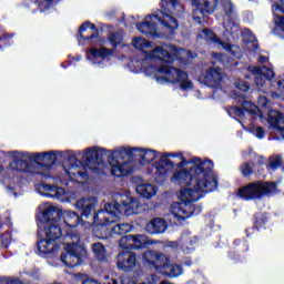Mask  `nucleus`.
Wrapping results in <instances>:
<instances>
[{
    "mask_svg": "<svg viewBox=\"0 0 284 284\" xmlns=\"http://www.w3.org/2000/svg\"><path fill=\"white\" fill-rule=\"evenodd\" d=\"M248 71L252 72L253 75H255L254 83L257 88H263V85L265 84L264 79H267L268 81L271 79H274V71L266 67H263L262 69L257 67H248Z\"/></svg>",
    "mask_w": 284,
    "mask_h": 284,
    "instance_id": "nucleus-22",
    "label": "nucleus"
},
{
    "mask_svg": "<svg viewBox=\"0 0 284 284\" xmlns=\"http://www.w3.org/2000/svg\"><path fill=\"white\" fill-rule=\"evenodd\" d=\"M159 256V254L152 252V251H146L143 254V258L145 261V263H153L155 270H159V267H161V263L159 262V260H156V257Z\"/></svg>",
    "mask_w": 284,
    "mask_h": 284,
    "instance_id": "nucleus-35",
    "label": "nucleus"
},
{
    "mask_svg": "<svg viewBox=\"0 0 284 284\" xmlns=\"http://www.w3.org/2000/svg\"><path fill=\"white\" fill-rule=\"evenodd\" d=\"M7 284H14L13 282H7Z\"/></svg>",
    "mask_w": 284,
    "mask_h": 284,
    "instance_id": "nucleus-50",
    "label": "nucleus"
},
{
    "mask_svg": "<svg viewBox=\"0 0 284 284\" xmlns=\"http://www.w3.org/2000/svg\"><path fill=\"white\" fill-rule=\"evenodd\" d=\"M193 9V19L201 23V19L212 14L214 10L223 18V28L226 34H239V26L232 21L236 17V8L232 0H190Z\"/></svg>",
    "mask_w": 284,
    "mask_h": 284,
    "instance_id": "nucleus-4",
    "label": "nucleus"
},
{
    "mask_svg": "<svg viewBox=\"0 0 284 284\" xmlns=\"http://www.w3.org/2000/svg\"><path fill=\"white\" fill-rule=\"evenodd\" d=\"M132 48L143 52L145 59H160L166 63H172L175 59H195L196 54L185 51L184 49H178L172 44H164L162 47L152 48V43L144 38L134 37L131 41Z\"/></svg>",
    "mask_w": 284,
    "mask_h": 284,
    "instance_id": "nucleus-5",
    "label": "nucleus"
},
{
    "mask_svg": "<svg viewBox=\"0 0 284 284\" xmlns=\"http://www.w3.org/2000/svg\"><path fill=\"white\" fill-rule=\"evenodd\" d=\"M243 40L248 44V48H256V38L253 36L252 31L250 29H245L242 32Z\"/></svg>",
    "mask_w": 284,
    "mask_h": 284,
    "instance_id": "nucleus-37",
    "label": "nucleus"
},
{
    "mask_svg": "<svg viewBox=\"0 0 284 284\" xmlns=\"http://www.w3.org/2000/svg\"><path fill=\"white\" fill-rule=\"evenodd\" d=\"M112 55V50L105 48H92L87 53V59L93 63V65L102 67L101 63L108 59V57Z\"/></svg>",
    "mask_w": 284,
    "mask_h": 284,
    "instance_id": "nucleus-26",
    "label": "nucleus"
},
{
    "mask_svg": "<svg viewBox=\"0 0 284 284\" xmlns=\"http://www.w3.org/2000/svg\"><path fill=\"white\" fill-rule=\"evenodd\" d=\"M153 79L159 85H165V83H180L181 90H192L194 87L192 81L187 79V73L181 71L176 68H171L168 65H163L160 69H154V67H150L146 69V74H152Z\"/></svg>",
    "mask_w": 284,
    "mask_h": 284,
    "instance_id": "nucleus-6",
    "label": "nucleus"
},
{
    "mask_svg": "<svg viewBox=\"0 0 284 284\" xmlns=\"http://www.w3.org/2000/svg\"><path fill=\"white\" fill-rule=\"evenodd\" d=\"M168 230V222L161 217H154L145 225L148 234H163Z\"/></svg>",
    "mask_w": 284,
    "mask_h": 284,
    "instance_id": "nucleus-28",
    "label": "nucleus"
},
{
    "mask_svg": "<svg viewBox=\"0 0 284 284\" xmlns=\"http://www.w3.org/2000/svg\"><path fill=\"white\" fill-rule=\"evenodd\" d=\"M97 205H99L97 197L80 199L75 203L77 210H81L84 216H90L97 210Z\"/></svg>",
    "mask_w": 284,
    "mask_h": 284,
    "instance_id": "nucleus-27",
    "label": "nucleus"
},
{
    "mask_svg": "<svg viewBox=\"0 0 284 284\" xmlns=\"http://www.w3.org/2000/svg\"><path fill=\"white\" fill-rule=\"evenodd\" d=\"M139 210H141V202L139 200L116 193L114 201L106 203L104 210L98 211L93 216V223L95 225L93 234L98 239H108L110 234V232L105 231L108 225L116 223L121 219L122 212L126 216H131V214H139Z\"/></svg>",
    "mask_w": 284,
    "mask_h": 284,
    "instance_id": "nucleus-2",
    "label": "nucleus"
},
{
    "mask_svg": "<svg viewBox=\"0 0 284 284\" xmlns=\"http://www.w3.org/2000/svg\"><path fill=\"white\" fill-rule=\"evenodd\" d=\"M156 261L161 263L158 271L161 272V274H164V276L176 278V276L183 274V267H181V265L170 264V258L165 254L159 253Z\"/></svg>",
    "mask_w": 284,
    "mask_h": 284,
    "instance_id": "nucleus-15",
    "label": "nucleus"
},
{
    "mask_svg": "<svg viewBox=\"0 0 284 284\" xmlns=\"http://www.w3.org/2000/svg\"><path fill=\"white\" fill-rule=\"evenodd\" d=\"M0 156H7L12 159L13 162L9 164L11 170H17L18 172H31L32 174H43V171H39L33 163H28V159L32 156L30 153H23L19 151L13 152H0Z\"/></svg>",
    "mask_w": 284,
    "mask_h": 284,
    "instance_id": "nucleus-10",
    "label": "nucleus"
},
{
    "mask_svg": "<svg viewBox=\"0 0 284 284\" xmlns=\"http://www.w3.org/2000/svg\"><path fill=\"white\" fill-rule=\"evenodd\" d=\"M199 37L202 39H206L207 41H212V43L217 48V50H226V52H232L233 57H236V59H241V53L239 52V47H232V44L227 42L221 41L214 32L210 29H202L199 31Z\"/></svg>",
    "mask_w": 284,
    "mask_h": 284,
    "instance_id": "nucleus-14",
    "label": "nucleus"
},
{
    "mask_svg": "<svg viewBox=\"0 0 284 284\" xmlns=\"http://www.w3.org/2000/svg\"><path fill=\"white\" fill-rule=\"evenodd\" d=\"M61 214H63L61 209L52 204H47L42 210L40 225L43 223H59V221H61Z\"/></svg>",
    "mask_w": 284,
    "mask_h": 284,
    "instance_id": "nucleus-21",
    "label": "nucleus"
},
{
    "mask_svg": "<svg viewBox=\"0 0 284 284\" xmlns=\"http://www.w3.org/2000/svg\"><path fill=\"white\" fill-rule=\"evenodd\" d=\"M38 192L42 196H47L49 199H58L59 201H72V199H74L72 193L65 191V189L57 187L47 183H40L38 185Z\"/></svg>",
    "mask_w": 284,
    "mask_h": 284,
    "instance_id": "nucleus-13",
    "label": "nucleus"
},
{
    "mask_svg": "<svg viewBox=\"0 0 284 284\" xmlns=\"http://www.w3.org/2000/svg\"><path fill=\"white\" fill-rule=\"evenodd\" d=\"M64 254L61 255V261L67 267H77L81 265L85 256V247L81 244L79 234L71 232L64 235Z\"/></svg>",
    "mask_w": 284,
    "mask_h": 284,
    "instance_id": "nucleus-7",
    "label": "nucleus"
},
{
    "mask_svg": "<svg viewBox=\"0 0 284 284\" xmlns=\"http://www.w3.org/2000/svg\"><path fill=\"white\" fill-rule=\"evenodd\" d=\"M54 0H42L40 3H39V9H40V12H48V10H50V6H52V2Z\"/></svg>",
    "mask_w": 284,
    "mask_h": 284,
    "instance_id": "nucleus-41",
    "label": "nucleus"
},
{
    "mask_svg": "<svg viewBox=\"0 0 284 284\" xmlns=\"http://www.w3.org/2000/svg\"><path fill=\"white\" fill-rule=\"evenodd\" d=\"M235 87L237 90H241L242 92H247L250 90V85L245 83V81L241 80L235 83Z\"/></svg>",
    "mask_w": 284,
    "mask_h": 284,
    "instance_id": "nucleus-42",
    "label": "nucleus"
},
{
    "mask_svg": "<svg viewBox=\"0 0 284 284\" xmlns=\"http://www.w3.org/2000/svg\"><path fill=\"white\" fill-rule=\"evenodd\" d=\"M122 284H136V282H134V280H130L129 277H123Z\"/></svg>",
    "mask_w": 284,
    "mask_h": 284,
    "instance_id": "nucleus-47",
    "label": "nucleus"
},
{
    "mask_svg": "<svg viewBox=\"0 0 284 284\" xmlns=\"http://www.w3.org/2000/svg\"><path fill=\"white\" fill-rule=\"evenodd\" d=\"M128 154H130V146H120L110 151L108 163L112 176L121 179L123 176H129V174L134 172V161L123 160V156Z\"/></svg>",
    "mask_w": 284,
    "mask_h": 284,
    "instance_id": "nucleus-8",
    "label": "nucleus"
},
{
    "mask_svg": "<svg viewBox=\"0 0 284 284\" xmlns=\"http://www.w3.org/2000/svg\"><path fill=\"white\" fill-rule=\"evenodd\" d=\"M183 12L185 8L179 0H162V10L156 14L146 16L144 22L139 23L136 28L141 34L156 37L159 36L156 23H160L166 32L171 33L179 29V22L174 17H181Z\"/></svg>",
    "mask_w": 284,
    "mask_h": 284,
    "instance_id": "nucleus-3",
    "label": "nucleus"
},
{
    "mask_svg": "<svg viewBox=\"0 0 284 284\" xmlns=\"http://www.w3.org/2000/svg\"><path fill=\"white\" fill-rule=\"evenodd\" d=\"M214 163L201 158L186 160L182 153L162 154L153 164L152 174L158 183H165L171 176L173 185L184 187L180 190L178 197L180 202L171 206V212L178 221H185L190 216L201 214V207L194 205L205 192H214L219 182L211 173Z\"/></svg>",
    "mask_w": 284,
    "mask_h": 284,
    "instance_id": "nucleus-1",
    "label": "nucleus"
},
{
    "mask_svg": "<svg viewBox=\"0 0 284 284\" xmlns=\"http://www.w3.org/2000/svg\"><path fill=\"white\" fill-rule=\"evenodd\" d=\"M111 151H106L105 149L101 148H89L82 152H79L82 155V161H84L85 165L90 170H99L97 165H99V154H105L110 156Z\"/></svg>",
    "mask_w": 284,
    "mask_h": 284,
    "instance_id": "nucleus-16",
    "label": "nucleus"
},
{
    "mask_svg": "<svg viewBox=\"0 0 284 284\" xmlns=\"http://www.w3.org/2000/svg\"><path fill=\"white\" fill-rule=\"evenodd\" d=\"M159 283V278L154 275L148 277V284Z\"/></svg>",
    "mask_w": 284,
    "mask_h": 284,
    "instance_id": "nucleus-46",
    "label": "nucleus"
},
{
    "mask_svg": "<svg viewBox=\"0 0 284 284\" xmlns=\"http://www.w3.org/2000/svg\"><path fill=\"white\" fill-rule=\"evenodd\" d=\"M132 232V225L125 223V224H118L112 227V234H119L122 236L123 234H128Z\"/></svg>",
    "mask_w": 284,
    "mask_h": 284,
    "instance_id": "nucleus-36",
    "label": "nucleus"
},
{
    "mask_svg": "<svg viewBox=\"0 0 284 284\" xmlns=\"http://www.w3.org/2000/svg\"><path fill=\"white\" fill-rule=\"evenodd\" d=\"M93 254L97 256L98 261H108V253L105 252V246L101 243H94L92 245Z\"/></svg>",
    "mask_w": 284,
    "mask_h": 284,
    "instance_id": "nucleus-34",
    "label": "nucleus"
},
{
    "mask_svg": "<svg viewBox=\"0 0 284 284\" xmlns=\"http://www.w3.org/2000/svg\"><path fill=\"white\" fill-rule=\"evenodd\" d=\"M281 163H283V160L281 159V156L271 158V161H270L271 170H278V168H281Z\"/></svg>",
    "mask_w": 284,
    "mask_h": 284,
    "instance_id": "nucleus-40",
    "label": "nucleus"
},
{
    "mask_svg": "<svg viewBox=\"0 0 284 284\" xmlns=\"http://www.w3.org/2000/svg\"><path fill=\"white\" fill-rule=\"evenodd\" d=\"M110 43L113 45V48L115 47V45H118V43H121V38L120 37H118V36H115V34H112L111 37H110Z\"/></svg>",
    "mask_w": 284,
    "mask_h": 284,
    "instance_id": "nucleus-45",
    "label": "nucleus"
},
{
    "mask_svg": "<svg viewBox=\"0 0 284 284\" xmlns=\"http://www.w3.org/2000/svg\"><path fill=\"white\" fill-rule=\"evenodd\" d=\"M230 116H239V119L245 118V111L241 108H232L229 110Z\"/></svg>",
    "mask_w": 284,
    "mask_h": 284,
    "instance_id": "nucleus-39",
    "label": "nucleus"
},
{
    "mask_svg": "<svg viewBox=\"0 0 284 284\" xmlns=\"http://www.w3.org/2000/svg\"><path fill=\"white\" fill-rule=\"evenodd\" d=\"M135 192L144 199H152V196H156L159 189L152 183H142L136 186Z\"/></svg>",
    "mask_w": 284,
    "mask_h": 284,
    "instance_id": "nucleus-31",
    "label": "nucleus"
},
{
    "mask_svg": "<svg viewBox=\"0 0 284 284\" xmlns=\"http://www.w3.org/2000/svg\"><path fill=\"white\" fill-rule=\"evenodd\" d=\"M257 103H258L260 108H266V109L270 108V100H267L266 97H260L257 100Z\"/></svg>",
    "mask_w": 284,
    "mask_h": 284,
    "instance_id": "nucleus-43",
    "label": "nucleus"
},
{
    "mask_svg": "<svg viewBox=\"0 0 284 284\" xmlns=\"http://www.w3.org/2000/svg\"><path fill=\"white\" fill-rule=\"evenodd\" d=\"M241 172H242L243 176H250V174H252V166H250L247 163H245L244 165H242Z\"/></svg>",
    "mask_w": 284,
    "mask_h": 284,
    "instance_id": "nucleus-44",
    "label": "nucleus"
},
{
    "mask_svg": "<svg viewBox=\"0 0 284 284\" xmlns=\"http://www.w3.org/2000/svg\"><path fill=\"white\" fill-rule=\"evenodd\" d=\"M61 216H63L64 223L69 227V231L67 232V234H71V232H73L74 234H78L73 230V227H77V225H79V223L81 222V217L72 211H64L62 212Z\"/></svg>",
    "mask_w": 284,
    "mask_h": 284,
    "instance_id": "nucleus-30",
    "label": "nucleus"
},
{
    "mask_svg": "<svg viewBox=\"0 0 284 284\" xmlns=\"http://www.w3.org/2000/svg\"><path fill=\"white\" fill-rule=\"evenodd\" d=\"M136 265V255H134L130 248H123L118 255V267L120 270H132Z\"/></svg>",
    "mask_w": 284,
    "mask_h": 284,
    "instance_id": "nucleus-25",
    "label": "nucleus"
},
{
    "mask_svg": "<svg viewBox=\"0 0 284 284\" xmlns=\"http://www.w3.org/2000/svg\"><path fill=\"white\" fill-rule=\"evenodd\" d=\"M242 108L244 110V112L247 113V116H252V114L258 118V119H265V114L263 113V111H261V109H258V106H256L254 103L250 102V101H244L242 103Z\"/></svg>",
    "mask_w": 284,
    "mask_h": 284,
    "instance_id": "nucleus-32",
    "label": "nucleus"
},
{
    "mask_svg": "<svg viewBox=\"0 0 284 284\" xmlns=\"http://www.w3.org/2000/svg\"><path fill=\"white\" fill-rule=\"evenodd\" d=\"M94 30H97V27L90 22H85L80 28V37L81 39H92L94 37Z\"/></svg>",
    "mask_w": 284,
    "mask_h": 284,
    "instance_id": "nucleus-33",
    "label": "nucleus"
},
{
    "mask_svg": "<svg viewBox=\"0 0 284 284\" xmlns=\"http://www.w3.org/2000/svg\"><path fill=\"white\" fill-rule=\"evenodd\" d=\"M258 61H260V63H265V61H267V58L261 55Z\"/></svg>",
    "mask_w": 284,
    "mask_h": 284,
    "instance_id": "nucleus-48",
    "label": "nucleus"
},
{
    "mask_svg": "<svg viewBox=\"0 0 284 284\" xmlns=\"http://www.w3.org/2000/svg\"><path fill=\"white\" fill-rule=\"evenodd\" d=\"M2 170H3V169L0 166V172H2Z\"/></svg>",
    "mask_w": 284,
    "mask_h": 284,
    "instance_id": "nucleus-51",
    "label": "nucleus"
},
{
    "mask_svg": "<svg viewBox=\"0 0 284 284\" xmlns=\"http://www.w3.org/2000/svg\"><path fill=\"white\" fill-rule=\"evenodd\" d=\"M276 192V183L254 182L239 190V196L244 201L261 199L265 194H274Z\"/></svg>",
    "mask_w": 284,
    "mask_h": 284,
    "instance_id": "nucleus-9",
    "label": "nucleus"
},
{
    "mask_svg": "<svg viewBox=\"0 0 284 284\" xmlns=\"http://www.w3.org/2000/svg\"><path fill=\"white\" fill-rule=\"evenodd\" d=\"M268 125L271 130H275L284 139V115L280 111H268Z\"/></svg>",
    "mask_w": 284,
    "mask_h": 284,
    "instance_id": "nucleus-24",
    "label": "nucleus"
},
{
    "mask_svg": "<svg viewBox=\"0 0 284 284\" xmlns=\"http://www.w3.org/2000/svg\"><path fill=\"white\" fill-rule=\"evenodd\" d=\"M280 3H274L272 7L273 14L275 16V27L273 33L280 39H284V0Z\"/></svg>",
    "mask_w": 284,
    "mask_h": 284,
    "instance_id": "nucleus-18",
    "label": "nucleus"
},
{
    "mask_svg": "<svg viewBox=\"0 0 284 284\" xmlns=\"http://www.w3.org/2000/svg\"><path fill=\"white\" fill-rule=\"evenodd\" d=\"M213 57L216 58V57H219V54L214 53Z\"/></svg>",
    "mask_w": 284,
    "mask_h": 284,
    "instance_id": "nucleus-49",
    "label": "nucleus"
},
{
    "mask_svg": "<svg viewBox=\"0 0 284 284\" xmlns=\"http://www.w3.org/2000/svg\"><path fill=\"white\" fill-rule=\"evenodd\" d=\"M40 230L42 231V236L45 239H52L53 241H58L60 243H64L65 237H63L64 241H61V236H63V232L61 231V225L59 222H47L43 224H39Z\"/></svg>",
    "mask_w": 284,
    "mask_h": 284,
    "instance_id": "nucleus-19",
    "label": "nucleus"
},
{
    "mask_svg": "<svg viewBox=\"0 0 284 284\" xmlns=\"http://www.w3.org/2000/svg\"><path fill=\"white\" fill-rule=\"evenodd\" d=\"M129 154H134V156H139V162L141 163V165H150V163L159 159V152L152 149L129 146Z\"/></svg>",
    "mask_w": 284,
    "mask_h": 284,
    "instance_id": "nucleus-20",
    "label": "nucleus"
},
{
    "mask_svg": "<svg viewBox=\"0 0 284 284\" xmlns=\"http://www.w3.org/2000/svg\"><path fill=\"white\" fill-rule=\"evenodd\" d=\"M58 156H65V152L62 151H48L41 153H33L30 156V161H33V165L40 174H47L48 170L54 165Z\"/></svg>",
    "mask_w": 284,
    "mask_h": 284,
    "instance_id": "nucleus-12",
    "label": "nucleus"
},
{
    "mask_svg": "<svg viewBox=\"0 0 284 284\" xmlns=\"http://www.w3.org/2000/svg\"><path fill=\"white\" fill-rule=\"evenodd\" d=\"M150 240L145 235H126L120 240V247L122 250H139L144 245H150Z\"/></svg>",
    "mask_w": 284,
    "mask_h": 284,
    "instance_id": "nucleus-17",
    "label": "nucleus"
},
{
    "mask_svg": "<svg viewBox=\"0 0 284 284\" xmlns=\"http://www.w3.org/2000/svg\"><path fill=\"white\" fill-rule=\"evenodd\" d=\"M205 85L216 88L220 81H223V71L221 69H210L203 77Z\"/></svg>",
    "mask_w": 284,
    "mask_h": 284,
    "instance_id": "nucleus-29",
    "label": "nucleus"
},
{
    "mask_svg": "<svg viewBox=\"0 0 284 284\" xmlns=\"http://www.w3.org/2000/svg\"><path fill=\"white\" fill-rule=\"evenodd\" d=\"M64 156H69V164L63 168L67 176L75 183H85L88 181V173L85 171V165L81 161L77 160V155L72 151H64Z\"/></svg>",
    "mask_w": 284,
    "mask_h": 284,
    "instance_id": "nucleus-11",
    "label": "nucleus"
},
{
    "mask_svg": "<svg viewBox=\"0 0 284 284\" xmlns=\"http://www.w3.org/2000/svg\"><path fill=\"white\" fill-rule=\"evenodd\" d=\"M63 242H59L57 240L50 237H43L38 242V250L40 254H52L54 255L59 250H61V244Z\"/></svg>",
    "mask_w": 284,
    "mask_h": 284,
    "instance_id": "nucleus-23",
    "label": "nucleus"
},
{
    "mask_svg": "<svg viewBox=\"0 0 284 284\" xmlns=\"http://www.w3.org/2000/svg\"><path fill=\"white\" fill-rule=\"evenodd\" d=\"M247 130L251 134H254L256 139H263V136H265V131L261 126H251Z\"/></svg>",
    "mask_w": 284,
    "mask_h": 284,
    "instance_id": "nucleus-38",
    "label": "nucleus"
}]
</instances>
